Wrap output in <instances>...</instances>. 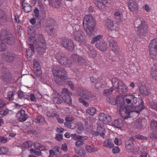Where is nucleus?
<instances>
[{
	"instance_id": "f257e3e1",
	"label": "nucleus",
	"mask_w": 157,
	"mask_h": 157,
	"mask_svg": "<svg viewBox=\"0 0 157 157\" xmlns=\"http://www.w3.org/2000/svg\"><path fill=\"white\" fill-rule=\"evenodd\" d=\"M125 101L128 105V108L133 109L137 113H140L144 109L143 101L139 98L135 97L134 95H129L127 96Z\"/></svg>"
},
{
	"instance_id": "f03ea898",
	"label": "nucleus",
	"mask_w": 157,
	"mask_h": 157,
	"mask_svg": "<svg viewBox=\"0 0 157 157\" xmlns=\"http://www.w3.org/2000/svg\"><path fill=\"white\" fill-rule=\"evenodd\" d=\"M83 25L86 35L89 37L94 36L95 31L96 22L93 17L90 14L85 16L83 20Z\"/></svg>"
},
{
	"instance_id": "7ed1b4c3",
	"label": "nucleus",
	"mask_w": 157,
	"mask_h": 157,
	"mask_svg": "<svg viewBox=\"0 0 157 157\" xmlns=\"http://www.w3.org/2000/svg\"><path fill=\"white\" fill-rule=\"evenodd\" d=\"M52 73L55 78V81L59 85L63 84L68 79V75L65 69L58 65H53Z\"/></svg>"
},
{
	"instance_id": "20e7f679",
	"label": "nucleus",
	"mask_w": 157,
	"mask_h": 157,
	"mask_svg": "<svg viewBox=\"0 0 157 157\" xmlns=\"http://www.w3.org/2000/svg\"><path fill=\"white\" fill-rule=\"evenodd\" d=\"M134 25L138 29L137 33L140 36H146L148 33V25L144 20L138 17L135 20Z\"/></svg>"
},
{
	"instance_id": "39448f33",
	"label": "nucleus",
	"mask_w": 157,
	"mask_h": 157,
	"mask_svg": "<svg viewBox=\"0 0 157 157\" xmlns=\"http://www.w3.org/2000/svg\"><path fill=\"white\" fill-rule=\"evenodd\" d=\"M112 82L115 90L118 93L124 94L127 92L128 87L121 80L113 78L112 79Z\"/></svg>"
},
{
	"instance_id": "423d86ee",
	"label": "nucleus",
	"mask_w": 157,
	"mask_h": 157,
	"mask_svg": "<svg viewBox=\"0 0 157 157\" xmlns=\"http://www.w3.org/2000/svg\"><path fill=\"white\" fill-rule=\"evenodd\" d=\"M33 32V30L29 27L28 30V35H30L29 37V40L30 43H33L35 46L46 44V41L44 36L42 34L38 35L37 38L32 35V33Z\"/></svg>"
},
{
	"instance_id": "0eeeda50",
	"label": "nucleus",
	"mask_w": 157,
	"mask_h": 157,
	"mask_svg": "<svg viewBox=\"0 0 157 157\" xmlns=\"http://www.w3.org/2000/svg\"><path fill=\"white\" fill-rule=\"evenodd\" d=\"M56 59L60 64L67 67H71L72 63L67 57L62 53H57L56 54Z\"/></svg>"
},
{
	"instance_id": "6e6552de",
	"label": "nucleus",
	"mask_w": 157,
	"mask_h": 157,
	"mask_svg": "<svg viewBox=\"0 0 157 157\" xmlns=\"http://www.w3.org/2000/svg\"><path fill=\"white\" fill-rule=\"evenodd\" d=\"M125 99L123 98L122 97L117 96L116 98V105L117 109L119 110V112L122 115V112L125 111V109H126L127 106L125 105Z\"/></svg>"
},
{
	"instance_id": "1a4fd4ad",
	"label": "nucleus",
	"mask_w": 157,
	"mask_h": 157,
	"mask_svg": "<svg viewBox=\"0 0 157 157\" xmlns=\"http://www.w3.org/2000/svg\"><path fill=\"white\" fill-rule=\"evenodd\" d=\"M97 125V131H92L91 134L94 136L100 135V136L104 138L103 136L105 135L106 131L104 126L103 123H101L100 122H98Z\"/></svg>"
},
{
	"instance_id": "9d476101",
	"label": "nucleus",
	"mask_w": 157,
	"mask_h": 157,
	"mask_svg": "<svg viewBox=\"0 0 157 157\" xmlns=\"http://www.w3.org/2000/svg\"><path fill=\"white\" fill-rule=\"evenodd\" d=\"M113 37L109 34L107 36V39L109 42V46L115 54H119L120 51L117 47L118 44L113 40Z\"/></svg>"
},
{
	"instance_id": "9b49d317",
	"label": "nucleus",
	"mask_w": 157,
	"mask_h": 157,
	"mask_svg": "<svg viewBox=\"0 0 157 157\" xmlns=\"http://www.w3.org/2000/svg\"><path fill=\"white\" fill-rule=\"evenodd\" d=\"M2 59L8 63L13 62L16 59L15 54L13 52L10 51L4 53L2 56Z\"/></svg>"
},
{
	"instance_id": "f8f14e48",
	"label": "nucleus",
	"mask_w": 157,
	"mask_h": 157,
	"mask_svg": "<svg viewBox=\"0 0 157 157\" xmlns=\"http://www.w3.org/2000/svg\"><path fill=\"white\" fill-rule=\"evenodd\" d=\"M61 44L63 47L69 51H72L74 49L73 42L70 39H62Z\"/></svg>"
},
{
	"instance_id": "ddd939ff",
	"label": "nucleus",
	"mask_w": 157,
	"mask_h": 157,
	"mask_svg": "<svg viewBox=\"0 0 157 157\" xmlns=\"http://www.w3.org/2000/svg\"><path fill=\"white\" fill-rule=\"evenodd\" d=\"M133 109H129L127 107L126 109H125V111L122 112V117L125 119L127 117H132L133 118H136L138 116L139 113H137L135 110Z\"/></svg>"
},
{
	"instance_id": "4468645a",
	"label": "nucleus",
	"mask_w": 157,
	"mask_h": 157,
	"mask_svg": "<svg viewBox=\"0 0 157 157\" xmlns=\"http://www.w3.org/2000/svg\"><path fill=\"white\" fill-rule=\"evenodd\" d=\"M99 119L100 122L107 124L111 122L112 120L111 117L109 115L105 114L104 113H100L99 115Z\"/></svg>"
},
{
	"instance_id": "2eb2a0df",
	"label": "nucleus",
	"mask_w": 157,
	"mask_h": 157,
	"mask_svg": "<svg viewBox=\"0 0 157 157\" xmlns=\"http://www.w3.org/2000/svg\"><path fill=\"white\" fill-rule=\"evenodd\" d=\"M73 36L74 39L78 42H82L86 40L85 36L82 31L75 32Z\"/></svg>"
},
{
	"instance_id": "dca6fc26",
	"label": "nucleus",
	"mask_w": 157,
	"mask_h": 157,
	"mask_svg": "<svg viewBox=\"0 0 157 157\" xmlns=\"http://www.w3.org/2000/svg\"><path fill=\"white\" fill-rule=\"evenodd\" d=\"M79 90L81 92L78 94L82 97L86 99H90L92 98L91 94L86 89L81 88Z\"/></svg>"
},
{
	"instance_id": "f3484780",
	"label": "nucleus",
	"mask_w": 157,
	"mask_h": 157,
	"mask_svg": "<svg viewBox=\"0 0 157 157\" xmlns=\"http://www.w3.org/2000/svg\"><path fill=\"white\" fill-rule=\"evenodd\" d=\"M11 78V74L8 69H6L2 72L1 79L5 82H10Z\"/></svg>"
},
{
	"instance_id": "a211bd4d",
	"label": "nucleus",
	"mask_w": 157,
	"mask_h": 157,
	"mask_svg": "<svg viewBox=\"0 0 157 157\" xmlns=\"http://www.w3.org/2000/svg\"><path fill=\"white\" fill-rule=\"evenodd\" d=\"M71 58L73 62L75 63H77L80 64L85 63V60L83 58L79 56L77 54H72Z\"/></svg>"
},
{
	"instance_id": "6ab92c4d",
	"label": "nucleus",
	"mask_w": 157,
	"mask_h": 157,
	"mask_svg": "<svg viewBox=\"0 0 157 157\" xmlns=\"http://www.w3.org/2000/svg\"><path fill=\"white\" fill-rule=\"evenodd\" d=\"M128 5L129 9L131 11L136 12L138 10V6L135 0H130Z\"/></svg>"
},
{
	"instance_id": "aec40b11",
	"label": "nucleus",
	"mask_w": 157,
	"mask_h": 157,
	"mask_svg": "<svg viewBox=\"0 0 157 157\" xmlns=\"http://www.w3.org/2000/svg\"><path fill=\"white\" fill-rule=\"evenodd\" d=\"M17 116L18 117V120L20 122H23L26 121L28 118V115H26L25 111L21 110L18 112Z\"/></svg>"
},
{
	"instance_id": "412c9836",
	"label": "nucleus",
	"mask_w": 157,
	"mask_h": 157,
	"mask_svg": "<svg viewBox=\"0 0 157 157\" xmlns=\"http://www.w3.org/2000/svg\"><path fill=\"white\" fill-rule=\"evenodd\" d=\"M139 92L143 96H146L149 95L150 93V90L147 86L143 85L140 87Z\"/></svg>"
},
{
	"instance_id": "4be33fe9",
	"label": "nucleus",
	"mask_w": 157,
	"mask_h": 157,
	"mask_svg": "<svg viewBox=\"0 0 157 157\" xmlns=\"http://www.w3.org/2000/svg\"><path fill=\"white\" fill-rule=\"evenodd\" d=\"M4 41L9 45H12L14 44L15 38L14 36L11 33L3 40Z\"/></svg>"
},
{
	"instance_id": "5701e85b",
	"label": "nucleus",
	"mask_w": 157,
	"mask_h": 157,
	"mask_svg": "<svg viewBox=\"0 0 157 157\" xmlns=\"http://www.w3.org/2000/svg\"><path fill=\"white\" fill-rule=\"evenodd\" d=\"M95 46L97 48L102 51L106 50L108 48L107 44L104 40H101L99 43L95 44Z\"/></svg>"
},
{
	"instance_id": "b1692460",
	"label": "nucleus",
	"mask_w": 157,
	"mask_h": 157,
	"mask_svg": "<svg viewBox=\"0 0 157 157\" xmlns=\"http://www.w3.org/2000/svg\"><path fill=\"white\" fill-rule=\"evenodd\" d=\"M157 50V38L151 41L149 45V52Z\"/></svg>"
},
{
	"instance_id": "393cba45",
	"label": "nucleus",
	"mask_w": 157,
	"mask_h": 157,
	"mask_svg": "<svg viewBox=\"0 0 157 157\" xmlns=\"http://www.w3.org/2000/svg\"><path fill=\"white\" fill-rule=\"evenodd\" d=\"M94 3L99 9H103L105 8V6H107V5H108L107 1L105 2V1L101 2L98 0L94 1Z\"/></svg>"
},
{
	"instance_id": "a878e982",
	"label": "nucleus",
	"mask_w": 157,
	"mask_h": 157,
	"mask_svg": "<svg viewBox=\"0 0 157 157\" xmlns=\"http://www.w3.org/2000/svg\"><path fill=\"white\" fill-rule=\"evenodd\" d=\"M134 140V137L132 136L125 141V147H127L128 150L130 148L129 145H132V147H133V145H134L133 144Z\"/></svg>"
},
{
	"instance_id": "bb28decb",
	"label": "nucleus",
	"mask_w": 157,
	"mask_h": 157,
	"mask_svg": "<svg viewBox=\"0 0 157 157\" xmlns=\"http://www.w3.org/2000/svg\"><path fill=\"white\" fill-rule=\"evenodd\" d=\"M45 45L41 44V45L35 46L36 50L40 55H42L46 51Z\"/></svg>"
},
{
	"instance_id": "cd10ccee",
	"label": "nucleus",
	"mask_w": 157,
	"mask_h": 157,
	"mask_svg": "<svg viewBox=\"0 0 157 157\" xmlns=\"http://www.w3.org/2000/svg\"><path fill=\"white\" fill-rule=\"evenodd\" d=\"M54 0V2L53 0H48L49 5L56 8H59L61 3V0Z\"/></svg>"
},
{
	"instance_id": "c85d7f7f",
	"label": "nucleus",
	"mask_w": 157,
	"mask_h": 157,
	"mask_svg": "<svg viewBox=\"0 0 157 157\" xmlns=\"http://www.w3.org/2000/svg\"><path fill=\"white\" fill-rule=\"evenodd\" d=\"M112 125L117 128H120L123 126V123L121 119H118L113 122Z\"/></svg>"
},
{
	"instance_id": "c756f323",
	"label": "nucleus",
	"mask_w": 157,
	"mask_h": 157,
	"mask_svg": "<svg viewBox=\"0 0 157 157\" xmlns=\"http://www.w3.org/2000/svg\"><path fill=\"white\" fill-rule=\"evenodd\" d=\"M71 95L63 94L62 97L63 100L65 103L68 104L69 106L72 104V99L70 96Z\"/></svg>"
},
{
	"instance_id": "7c9ffc66",
	"label": "nucleus",
	"mask_w": 157,
	"mask_h": 157,
	"mask_svg": "<svg viewBox=\"0 0 157 157\" xmlns=\"http://www.w3.org/2000/svg\"><path fill=\"white\" fill-rule=\"evenodd\" d=\"M105 26L109 30H111L113 28V21L109 19L106 20L104 21Z\"/></svg>"
},
{
	"instance_id": "2f4dec72",
	"label": "nucleus",
	"mask_w": 157,
	"mask_h": 157,
	"mask_svg": "<svg viewBox=\"0 0 157 157\" xmlns=\"http://www.w3.org/2000/svg\"><path fill=\"white\" fill-rule=\"evenodd\" d=\"M10 33L6 29H2L0 32L1 40H4Z\"/></svg>"
},
{
	"instance_id": "473e14b6",
	"label": "nucleus",
	"mask_w": 157,
	"mask_h": 157,
	"mask_svg": "<svg viewBox=\"0 0 157 157\" xmlns=\"http://www.w3.org/2000/svg\"><path fill=\"white\" fill-rule=\"evenodd\" d=\"M103 36L99 35L93 37L91 40V43L94 44L96 43V44L99 43V42H100L101 40H103L102 39Z\"/></svg>"
},
{
	"instance_id": "72a5a7b5",
	"label": "nucleus",
	"mask_w": 157,
	"mask_h": 157,
	"mask_svg": "<svg viewBox=\"0 0 157 157\" xmlns=\"http://www.w3.org/2000/svg\"><path fill=\"white\" fill-rule=\"evenodd\" d=\"M36 71L31 74V75L34 78L36 79L37 77H40L42 75V72L40 68L36 69Z\"/></svg>"
},
{
	"instance_id": "f704fd0d",
	"label": "nucleus",
	"mask_w": 157,
	"mask_h": 157,
	"mask_svg": "<svg viewBox=\"0 0 157 157\" xmlns=\"http://www.w3.org/2000/svg\"><path fill=\"white\" fill-rule=\"evenodd\" d=\"M151 71V74L153 79L157 80V66L152 67Z\"/></svg>"
},
{
	"instance_id": "c9c22d12",
	"label": "nucleus",
	"mask_w": 157,
	"mask_h": 157,
	"mask_svg": "<svg viewBox=\"0 0 157 157\" xmlns=\"http://www.w3.org/2000/svg\"><path fill=\"white\" fill-rule=\"evenodd\" d=\"M24 4L25 6L22 4V6L25 12L28 13L32 11V6L30 4L25 3H24Z\"/></svg>"
},
{
	"instance_id": "e433bc0d",
	"label": "nucleus",
	"mask_w": 157,
	"mask_h": 157,
	"mask_svg": "<svg viewBox=\"0 0 157 157\" xmlns=\"http://www.w3.org/2000/svg\"><path fill=\"white\" fill-rule=\"evenodd\" d=\"M103 145L106 147L110 148H112L114 146V144L111 143L110 140L108 139L105 140L103 143Z\"/></svg>"
},
{
	"instance_id": "4c0bfd02",
	"label": "nucleus",
	"mask_w": 157,
	"mask_h": 157,
	"mask_svg": "<svg viewBox=\"0 0 157 157\" xmlns=\"http://www.w3.org/2000/svg\"><path fill=\"white\" fill-rule=\"evenodd\" d=\"M77 132L78 134H81L83 131L84 128L82 124L81 123H78L77 124Z\"/></svg>"
},
{
	"instance_id": "58836bf2",
	"label": "nucleus",
	"mask_w": 157,
	"mask_h": 157,
	"mask_svg": "<svg viewBox=\"0 0 157 157\" xmlns=\"http://www.w3.org/2000/svg\"><path fill=\"white\" fill-rule=\"evenodd\" d=\"M85 149L88 152L91 153L97 151V148H95L93 146L87 145Z\"/></svg>"
},
{
	"instance_id": "ea45409f",
	"label": "nucleus",
	"mask_w": 157,
	"mask_h": 157,
	"mask_svg": "<svg viewBox=\"0 0 157 157\" xmlns=\"http://www.w3.org/2000/svg\"><path fill=\"white\" fill-rule=\"evenodd\" d=\"M129 150L127 149V147H125L127 151L129 152H132L134 154H136L137 152L139 150L138 147L135 148L134 145H133V147H132V145H129Z\"/></svg>"
},
{
	"instance_id": "a19ab883",
	"label": "nucleus",
	"mask_w": 157,
	"mask_h": 157,
	"mask_svg": "<svg viewBox=\"0 0 157 157\" xmlns=\"http://www.w3.org/2000/svg\"><path fill=\"white\" fill-rule=\"evenodd\" d=\"M114 90V89L113 87H110L109 89H105L103 91L104 94L105 96L109 95L111 94Z\"/></svg>"
},
{
	"instance_id": "79ce46f5",
	"label": "nucleus",
	"mask_w": 157,
	"mask_h": 157,
	"mask_svg": "<svg viewBox=\"0 0 157 157\" xmlns=\"http://www.w3.org/2000/svg\"><path fill=\"white\" fill-rule=\"evenodd\" d=\"M33 11L35 13V15L36 17H38L39 16H40L42 18H44L45 16V14L44 13H43L41 15V13H39V10L37 8H36Z\"/></svg>"
},
{
	"instance_id": "37998d69",
	"label": "nucleus",
	"mask_w": 157,
	"mask_h": 157,
	"mask_svg": "<svg viewBox=\"0 0 157 157\" xmlns=\"http://www.w3.org/2000/svg\"><path fill=\"white\" fill-rule=\"evenodd\" d=\"M128 46L129 51H135L137 49V46L136 44H133L132 42L128 44Z\"/></svg>"
},
{
	"instance_id": "c03bdc74",
	"label": "nucleus",
	"mask_w": 157,
	"mask_h": 157,
	"mask_svg": "<svg viewBox=\"0 0 157 157\" xmlns=\"http://www.w3.org/2000/svg\"><path fill=\"white\" fill-rule=\"evenodd\" d=\"M47 23L51 26H53L56 23L55 20L51 17L48 18L47 19Z\"/></svg>"
},
{
	"instance_id": "a18cd8bd",
	"label": "nucleus",
	"mask_w": 157,
	"mask_h": 157,
	"mask_svg": "<svg viewBox=\"0 0 157 157\" xmlns=\"http://www.w3.org/2000/svg\"><path fill=\"white\" fill-rule=\"evenodd\" d=\"M151 128L153 130H157V121L154 120L152 121L150 124Z\"/></svg>"
},
{
	"instance_id": "49530a36",
	"label": "nucleus",
	"mask_w": 157,
	"mask_h": 157,
	"mask_svg": "<svg viewBox=\"0 0 157 157\" xmlns=\"http://www.w3.org/2000/svg\"><path fill=\"white\" fill-rule=\"evenodd\" d=\"M53 101L55 103L57 104H61L63 102V100L61 99L59 97H55L53 99Z\"/></svg>"
},
{
	"instance_id": "de8ad7c7",
	"label": "nucleus",
	"mask_w": 157,
	"mask_h": 157,
	"mask_svg": "<svg viewBox=\"0 0 157 157\" xmlns=\"http://www.w3.org/2000/svg\"><path fill=\"white\" fill-rule=\"evenodd\" d=\"M96 110L94 108L89 107L87 110V112L91 115H94L96 113Z\"/></svg>"
},
{
	"instance_id": "09e8293b",
	"label": "nucleus",
	"mask_w": 157,
	"mask_h": 157,
	"mask_svg": "<svg viewBox=\"0 0 157 157\" xmlns=\"http://www.w3.org/2000/svg\"><path fill=\"white\" fill-rule=\"evenodd\" d=\"M6 49V44L0 40V52L4 51Z\"/></svg>"
},
{
	"instance_id": "8fccbe9b",
	"label": "nucleus",
	"mask_w": 157,
	"mask_h": 157,
	"mask_svg": "<svg viewBox=\"0 0 157 157\" xmlns=\"http://www.w3.org/2000/svg\"><path fill=\"white\" fill-rule=\"evenodd\" d=\"M36 120L38 123L42 122L45 121L44 118L41 116H36Z\"/></svg>"
},
{
	"instance_id": "3c124183",
	"label": "nucleus",
	"mask_w": 157,
	"mask_h": 157,
	"mask_svg": "<svg viewBox=\"0 0 157 157\" xmlns=\"http://www.w3.org/2000/svg\"><path fill=\"white\" fill-rule=\"evenodd\" d=\"M71 137L72 139L74 140H77L81 139L82 136L78 135L76 134H71Z\"/></svg>"
},
{
	"instance_id": "603ef678",
	"label": "nucleus",
	"mask_w": 157,
	"mask_h": 157,
	"mask_svg": "<svg viewBox=\"0 0 157 157\" xmlns=\"http://www.w3.org/2000/svg\"><path fill=\"white\" fill-rule=\"evenodd\" d=\"M150 107L157 111V102H153L150 104Z\"/></svg>"
},
{
	"instance_id": "864d4df0",
	"label": "nucleus",
	"mask_w": 157,
	"mask_h": 157,
	"mask_svg": "<svg viewBox=\"0 0 157 157\" xmlns=\"http://www.w3.org/2000/svg\"><path fill=\"white\" fill-rule=\"evenodd\" d=\"M30 151L34 153L35 155H37L38 156H41L42 153L40 151H36L35 149L31 148L30 149Z\"/></svg>"
},
{
	"instance_id": "5fc2aeb1",
	"label": "nucleus",
	"mask_w": 157,
	"mask_h": 157,
	"mask_svg": "<svg viewBox=\"0 0 157 157\" xmlns=\"http://www.w3.org/2000/svg\"><path fill=\"white\" fill-rule=\"evenodd\" d=\"M13 93L12 91H9L7 95V98L10 100H12L13 99Z\"/></svg>"
},
{
	"instance_id": "6e6d98bb",
	"label": "nucleus",
	"mask_w": 157,
	"mask_h": 157,
	"mask_svg": "<svg viewBox=\"0 0 157 157\" xmlns=\"http://www.w3.org/2000/svg\"><path fill=\"white\" fill-rule=\"evenodd\" d=\"M8 151V149L4 147H0V154H5Z\"/></svg>"
},
{
	"instance_id": "4d7b16f0",
	"label": "nucleus",
	"mask_w": 157,
	"mask_h": 157,
	"mask_svg": "<svg viewBox=\"0 0 157 157\" xmlns=\"http://www.w3.org/2000/svg\"><path fill=\"white\" fill-rule=\"evenodd\" d=\"M66 84L69 86L72 90H75V87L71 81H68L67 82Z\"/></svg>"
},
{
	"instance_id": "13d9d810",
	"label": "nucleus",
	"mask_w": 157,
	"mask_h": 157,
	"mask_svg": "<svg viewBox=\"0 0 157 157\" xmlns=\"http://www.w3.org/2000/svg\"><path fill=\"white\" fill-rule=\"evenodd\" d=\"M136 138L141 140H147V138L142 135H136L135 136Z\"/></svg>"
},
{
	"instance_id": "bf43d9fd",
	"label": "nucleus",
	"mask_w": 157,
	"mask_h": 157,
	"mask_svg": "<svg viewBox=\"0 0 157 157\" xmlns=\"http://www.w3.org/2000/svg\"><path fill=\"white\" fill-rule=\"evenodd\" d=\"M114 16L115 19H119V20L121 19L122 15L121 14V12L120 11H117L115 12L114 13Z\"/></svg>"
},
{
	"instance_id": "052dcab7",
	"label": "nucleus",
	"mask_w": 157,
	"mask_h": 157,
	"mask_svg": "<svg viewBox=\"0 0 157 157\" xmlns=\"http://www.w3.org/2000/svg\"><path fill=\"white\" fill-rule=\"evenodd\" d=\"M150 137L152 140L156 139H157V133L152 132L150 133Z\"/></svg>"
},
{
	"instance_id": "680f3d73",
	"label": "nucleus",
	"mask_w": 157,
	"mask_h": 157,
	"mask_svg": "<svg viewBox=\"0 0 157 157\" xmlns=\"http://www.w3.org/2000/svg\"><path fill=\"white\" fill-rule=\"evenodd\" d=\"M77 154L81 157H85L86 156V152L84 150L79 151L77 152Z\"/></svg>"
},
{
	"instance_id": "e2e57ef3",
	"label": "nucleus",
	"mask_w": 157,
	"mask_h": 157,
	"mask_svg": "<svg viewBox=\"0 0 157 157\" xmlns=\"http://www.w3.org/2000/svg\"><path fill=\"white\" fill-rule=\"evenodd\" d=\"M120 151V149L118 146L114 147L112 150V152L114 154L118 153Z\"/></svg>"
},
{
	"instance_id": "0e129e2a",
	"label": "nucleus",
	"mask_w": 157,
	"mask_h": 157,
	"mask_svg": "<svg viewBox=\"0 0 157 157\" xmlns=\"http://www.w3.org/2000/svg\"><path fill=\"white\" fill-rule=\"evenodd\" d=\"M17 94L18 98L20 99H21L25 96L23 92L21 90H18L17 92Z\"/></svg>"
},
{
	"instance_id": "69168bd1",
	"label": "nucleus",
	"mask_w": 157,
	"mask_h": 157,
	"mask_svg": "<svg viewBox=\"0 0 157 157\" xmlns=\"http://www.w3.org/2000/svg\"><path fill=\"white\" fill-rule=\"evenodd\" d=\"M7 19L6 16L2 19H0V24L1 25H4L7 21Z\"/></svg>"
},
{
	"instance_id": "338daca9",
	"label": "nucleus",
	"mask_w": 157,
	"mask_h": 157,
	"mask_svg": "<svg viewBox=\"0 0 157 157\" xmlns=\"http://www.w3.org/2000/svg\"><path fill=\"white\" fill-rule=\"evenodd\" d=\"M63 94H67V95H71V93L70 92L69 90L66 88H64L62 90Z\"/></svg>"
},
{
	"instance_id": "774afa93",
	"label": "nucleus",
	"mask_w": 157,
	"mask_h": 157,
	"mask_svg": "<svg viewBox=\"0 0 157 157\" xmlns=\"http://www.w3.org/2000/svg\"><path fill=\"white\" fill-rule=\"evenodd\" d=\"M63 135L62 134H57L55 137L56 139L58 141H60L62 140Z\"/></svg>"
}]
</instances>
